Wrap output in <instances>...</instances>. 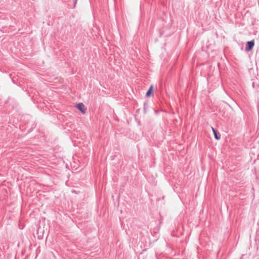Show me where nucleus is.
I'll list each match as a JSON object with an SVG mask.
<instances>
[{
	"label": "nucleus",
	"mask_w": 259,
	"mask_h": 259,
	"mask_svg": "<svg viewBox=\"0 0 259 259\" xmlns=\"http://www.w3.org/2000/svg\"><path fill=\"white\" fill-rule=\"evenodd\" d=\"M75 107L79 110L82 114H84L86 111V108L82 103H78L75 105Z\"/></svg>",
	"instance_id": "nucleus-1"
},
{
	"label": "nucleus",
	"mask_w": 259,
	"mask_h": 259,
	"mask_svg": "<svg viewBox=\"0 0 259 259\" xmlns=\"http://www.w3.org/2000/svg\"><path fill=\"white\" fill-rule=\"evenodd\" d=\"M254 45V40L248 41L246 44V48L245 49L246 51H250L252 50Z\"/></svg>",
	"instance_id": "nucleus-2"
},
{
	"label": "nucleus",
	"mask_w": 259,
	"mask_h": 259,
	"mask_svg": "<svg viewBox=\"0 0 259 259\" xmlns=\"http://www.w3.org/2000/svg\"><path fill=\"white\" fill-rule=\"evenodd\" d=\"M153 85H151L149 90L148 91V92L146 93L147 97L150 96L152 92H153Z\"/></svg>",
	"instance_id": "nucleus-3"
},
{
	"label": "nucleus",
	"mask_w": 259,
	"mask_h": 259,
	"mask_svg": "<svg viewBox=\"0 0 259 259\" xmlns=\"http://www.w3.org/2000/svg\"><path fill=\"white\" fill-rule=\"evenodd\" d=\"M211 129L213 133L215 139L217 140H219L220 139V137L218 136L216 131L212 127H211Z\"/></svg>",
	"instance_id": "nucleus-4"
}]
</instances>
